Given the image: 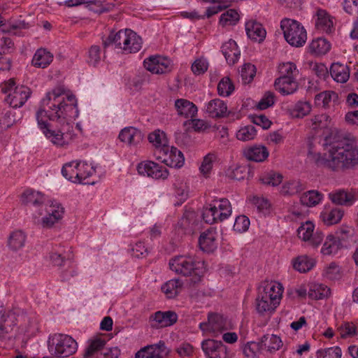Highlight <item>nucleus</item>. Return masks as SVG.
<instances>
[{"label": "nucleus", "instance_id": "nucleus-31", "mask_svg": "<svg viewBox=\"0 0 358 358\" xmlns=\"http://www.w3.org/2000/svg\"><path fill=\"white\" fill-rule=\"evenodd\" d=\"M315 27L317 30L329 34L333 30V21L329 13L322 9H319L316 13Z\"/></svg>", "mask_w": 358, "mask_h": 358}, {"label": "nucleus", "instance_id": "nucleus-47", "mask_svg": "<svg viewBox=\"0 0 358 358\" xmlns=\"http://www.w3.org/2000/svg\"><path fill=\"white\" fill-rule=\"evenodd\" d=\"M278 73L280 76L278 78H292L297 77L299 71L296 65L293 62H285L279 64Z\"/></svg>", "mask_w": 358, "mask_h": 358}, {"label": "nucleus", "instance_id": "nucleus-29", "mask_svg": "<svg viewBox=\"0 0 358 358\" xmlns=\"http://www.w3.org/2000/svg\"><path fill=\"white\" fill-rule=\"evenodd\" d=\"M206 111L211 117H222L227 113V106L224 101L220 99H215L207 103Z\"/></svg>", "mask_w": 358, "mask_h": 358}, {"label": "nucleus", "instance_id": "nucleus-7", "mask_svg": "<svg viewBox=\"0 0 358 358\" xmlns=\"http://www.w3.org/2000/svg\"><path fill=\"white\" fill-rule=\"evenodd\" d=\"M29 322V317L20 310H14L1 315L0 317V338H5L11 334L17 324L22 329H27Z\"/></svg>", "mask_w": 358, "mask_h": 358}, {"label": "nucleus", "instance_id": "nucleus-42", "mask_svg": "<svg viewBox=\"0 0 358 358\" xmlns=\"http://www.w3.org/2000/svg\"><path fill=\"white\" fill-rule=\"evenodd\" d=\"M323 199V194L317 190H309L304 192L300 197L302 205L313 207L319 204Z\"/></svg>", "mask_w": 358, "mask_h": 358}, {"label": "nucleus", "instance_id": "nucleus-38", "mask_svg": "<svg viewBox=\"0 0 358 358\" xmlns=\"http://www.w3.org/2000/svg\"><path fill=\"white\" fill-rule=\"evenodd\" d=\"M88 345L83 353L84 358H94L102 352L106 341L101 338H95L88 341Z\"/></svg>", "mask_w": 358, "mask_h": 358}, {"label": "nucleus", "instance_id": "nucleus-15", "mask_svg": "<svg viewBox=\"0 0 358 358\" xmlns=\"http://www.w3.org/2000/svg\"><path fill=\"white\" fill-rule=\"evenodd\" d=\"M31 90L25 85H18L14 88L12 92H10L6 101L14 108L22 107L31 95Z\"/></svg>", "mask_w": 358, "mask_h": 358}, {"label": "nucleus", "instance_id": "nucleus-28", "mask_svg": "<svg viewBox=\"0 0 358 358\" xmlns=\"http://www.w3.org/2000/svg\"><path fill=\"white\" fill-rule=\"evenodd\" d=\"M222 52L229 65H234L240 58L241 52L235 41L229 40L222 46Z\"/></svg>", "mask_w": 358, "mask_h": 358}, {"label": "nucleus", "instance_id": "nucleus-18", "mask_svg": "<svg viewBox=\"0 0 358 358\" xmlns=\"http://www.w3.org/2000/svg\"><path fill=\"white\" fill-rule=\"evenodd\" d=\"M283 287L277 281H264L259 287V292L266 294L269 299L273 300L275 303H280L282 296Z\"/></svg>", "mask_w": 358, "mask_h": 358}, {"label": "nucleus", "instance_id": "nucleus-34", "mask_svg": "<svg viewBox=\"0 0 358 358\" xmlns=\"http://www.w3.org/2000/svg\"><path fill=\"white\" fill-rule=\"evenodd\" d=\"M195 216L193 212H187L178 222V229L185 234H192L194 231Z\"/></svg>", "mask_w": 358, "mask_h": 358}, {"label": "nucleus", "instance_id": "nucleus-62", "mask_svg": "<svg viewBox=\"0 0 358 358\" xmlns=\"http://www.w3.org/2000/svg\"><path fill=\"white\" fill-rule=\"evenodd\" d=\"M249 119L251 122L264 129H268L271 125V121L264 115H250Z\"/></svg>", "mask_w": 358, "mask_h": 358}, {"label": "nucleus", "instance_id": "nucleus-33", "mask_svg": "<svg viewBox=\"0 0 358 358\" xmlns=\"http://www.w3.org/2000/svg\"><path fill=\"white\" fill-rule=\"evenodd\" d=\"M53 59V55L45 48H40L35 52L31 63L38 68L47 67Z\"/></svg>", "mask_w": 358, "mask_h": 358}, {"label": "nucleus", "instance_id": "nucleus-36", "mask_svg": "<svg viewBox=\"0 0 358 358\" xmlns=\"http://www.w3.org/2000/svg\"><path fill=\"white\" fill-rule=\"evenodd\" d=\"M308 127L317 131L319 130L329 128L331 123L330 117L325 113L318 114L313 116L307 120Z\"/></svg>", "mask_w": 358, "mask_h": 358}, {"label": "nucleus", "instance_id": "nucleus-16", "mask_svg": "<svg viewBox=\"0 0 358 358\" xmlns=\"http://www.w3.org/2000/svg\"><path fill=\"white\" fill-rule=\"evenodd\" d=\"M201 348L208 358H227V347L220 341L204 340L201 343Z\"/></svg>", "mask_w": 358, "mask_h": 358}, {"label": "nucleus", "instance_id": "nucleus-27", "mask_svg": "<svg viewBox=\"0 0 358 358\" xmlns=\"http://www.w3.org/2000/svg\"><path fill=\"white\" fill-rule=\"evenodd\" d=\"M279 303H275L272 299H269L266 294L258 292L256 299V310L260 315L273 313Z\"/></svg>", "mask_w": 358, "mask_h": 358}, {"label": "nucleus", "instance_id": "nucleus-41", "mask_svg": "<svg viewBox=\"0 0 358 358\" xmlns=\"http://www.w3.org/2000/svg\"><path fill=\"white\" fill-rule=\"evenodd\" d=\"M129 42L124 46V53H136L142 48L143 41L141 36L130 29L128 34Z\"/></svg>", "mask_w": 358, "mask_h": 358}, {"label": "nucleus", "instance_id": "nucleus-8", "mask_svg": "<svg viewBox=\"0 0 358 358\" xmlns=\"http://www.w3.org/2000/svg\"><path fill=\"white\" fill-rule=\"evenodd\" d=\"M155 155L170 167L180 168L184 165L185 158L182 152L177 148L169 145L155 150Z\"/></svg>", "mask_w": 358, "mask_h": 358}, {"label": "nucleus", "instance_id": "nucleus-14", "mask_svg": "<svg viewBox=\"0 0 358 358\" xmlns=\"http://www.w3.org/2000/svg\"><path fill=\"white\" fill-rule=\"evenodd\" d=\"M145 68L152 73L162 74L171 71V63L169 59L159 55L151 56L144 60Z\"/></svg>", "mask_w": 358, "mask_h": 358}, {"label": "nucleus", "instance_id": "nucleus-61", "mask_svg": "<svg viewBox=\"0 0 358 358\" xmlns=\"http://www.w3.org/2000/svg\"><path fill=\"white\" fill-rule=\"evenodd\" d=\"M261 180L264 184L277 186L281 183L282 176L278 173L270 172L263 176Z\"/></svg>", "mask_w": 358, "mask_h": 358}, {"label": "nucleus", "instance_id": "nucleus-11", "mask_svg": "<svg viewBox=\"0 0 358 358\" xmlns=\"http://www.w3.org/2000/svg\"><path fill=\"white\" fill-rule=\"evenodd\" d=\"M199 327L202 331H208L217 334L228 329L230 326L227 318L222 315L210 313L208 315V322L200 323Z\"/></svg>", "mask_w": 358, "mask_h": 358}, {"label": "nucleus", "instance_id": "nucleus-44", "mask_svg": "<svg viewBox=\"0 0 358 358\" xmlns=\"http://www.w3.org/2000/svg\"><path fill=\"white\" fill-rule=\"evenodd\" d=\"M304 189L305 186L300 180H289L282 185L280 193L284 196H292L301 192Z\"/></svg>", "mask_w": 358, "mask_h": 358}, {"label": "nucleus", "instance_id": "nucleus-52", "mask_svg": "<svg viewBox=\"0 0 358 358\" xmlns=\"http://www.w3.org/2000/svg\"><path fill=\"white\" fill-rule=\"evenodd\" d=\"M148 140L155 146V150L168 145L165 134L159 130H155L150 133L148 135Z\"/></svg>", "mask_w": 358, "mask_h": 358}, {"label": "nucleus", "instance_id": "nucleus-1", "mask_svg": "<svg viewBox=\"0 0 358 358\" xmlns=\"http://www.w3.org/2000/svg\"><path fill=\"white\" fill-rule=\"evenodd\" d=\"M43 108L36 113V119L45 137L54 145L63 147L69 143L71 122L79 114L77 99L62 85L46 93L41 101Z\"/></svg>", "mask_w": 358, "mask_h": 358}, {"label": "nucleus", "instance_id": "nucleus-35", "mask_svg": "<svg viewBox=\"0 0 358 358\" xmlns=\"http://www.w3.org/2000/svg\"><path fill=\"white\" fill-rule=\"evenodd\" d=\"M331 77L338 83H344L350 77L349 68L341 63H334L330 68Z\"/></svg>", "mask_w": 358, "mask_h": 358}, {"label": "nucleus", "instance_id": "nucleus-5", "mask_svg": "<svg viewBox=\"0 0 358 358\" xmlns=\"http://www.w3.org/2000/svg\"><path fill=\"white\" fill-rule=\"evenodd\" d=\"M286 41L293 47H302L307 40V32L303 26L295 20L285 18L280 22Z\"/></svg>", "mask_w": 358, "mask_h": 358}, {"label": "nucleus", "instance_id": "nucleus-39", "mask_svg": "<svg viewBox=\"0 0 358 358\" xmlns=\"http://www.w3.org/2000/svg\"><path fill=\"white\" fill-rule=\"evenodd\" d=\"M27 236L22 230L13 231L8 239V246L13 251H17L22 249L26 242Z\"/></svg>", "mask_w": 358, "mask_h": 358}, {"label": "nucleus", "instance_id": "nucleus-53", "mask_svg": "<svg viewBox=\"0 0 358 358\" xmlns=\"http://www.w3.org/2000/svg\"><path fill=\"white\" fill-rule=\"evenodd\" d=\"M202 217L204 222L207 224H212L220 222L218 211L215 206H213L212 203L204 208Z\"/></svg>", "mask_w": 358, "mask_h": 358}, {"label": "nucleus", "instance_id": "nucleus-45", "mask_svg": "<svg viewBox=\"0 0 358 358\" xmlns=\"http://www.w3.org/2000/svg\"><path fill=\"white\" fill-rule=\"evenodd\" d=\"M341 242L334 235L327 236L325 242L321 249V252L324 255H331L336 254L340 248Z\"/></svg>", "mask_w": 358, "mask_h": 358}, {"label": "nucleus", "instance_id": "nucleus-3", "mask_svg": "<svg viewBox=\"0 0 358 358\" xmlns=\"http://www.w3.org/2000/svg\"><path fill=\"white\" fill-rule=\"evenodd\" d=\"M48 348L55 357L66 358L76 352L78 343L67 334H55L49 338Z\"/></svg>", "mask_w": 358, "mask_h": 358}, {"label": "nucleus", "instance_id": "nucleus-56", "mask_svg": "<svg viewBox=\"0 0 358 358\" xmlns=\"http://www.w3.org/2000/svg\"><path fill=\"white\" fill-rule=\"evenodd\" d=\"M256 75V67L255 65L248 63L245 64L241 69V76L242 82L244 84H249L251 83Z\"/></svg>", "mask_w": 358, "mask_h": 358}, {"label": "nucleus", "instance_id": "nucleus-49", "mask_svg": "<svg viewBox=\"0 0 358 358\" xmlns=\"http://www.w3.org/2000/svg\"><path fill=\"white\" fill-rule=\"evenodd\" d=\"M315 263L313 259L308 258L307 256H301L297 257L294 263L293 266L294 269L301 272L306 273L309 271L314 266Z\"/></svg>", "mask_w": 358, "mask_h": 358}, {"label": "nucleus", "instance_id": "nucleus-26", "mask_svg": "<svg viewBox=\"0 0 358 358\" xmlns=\"http://www.w3.org/2000/svg\"><path fill=\"white\" fill-rule=\"evenodd\" d=\"M245 31L248 38L259 43L263 41L266 35V31L262 24L255 20L246 22Z\"/></svg>", "mask_w": 358, "mask_h": 358}, {"label": "nucleus", "instance_id": "nucleus-54", "mask_svg": "<svg viewBox=\"0 0 358 358\" xmlns=\"http://www.w3.org/2000/svg\"><path fill=\"white\" fill-rule=\"evenodd\" d=\"M234 90V85L229 77L222 78L217 85L219 95L229 96Z\"/></svg>", "mask_w": 358, "mask_h": 358}, {"label": "nucleus", "instance_id": "nucleus-60", "mask_svg": "<svg viewBox=\"0 0 358 358\" xmlns=\"http://www.w3.org/2000/svg\"><path fill=\"white\" fill-rule=\"evenodd\" d=\"M338 331L343 338L352 337L356 334V327L352 322H345L338 327Z\"/></svg>", "mask_w": 358, "mask_h": 358}, {"label": "nucleus", "instance_id": "nucleus-19", "mask_svg": "<svg viewBox=\"0 0 358 358\" xmlns=\"http://www.w3.org/2000/svg\"><path fill=\"white\" fill-rule=\"evenodd\" d=\"M129 31L130 29L120 30L116 33L110 32L108 36L103 40L104 49L110 45H115V48L121 49L124 52V46L129 41L128 39Z\"/></svg>", "mask_w": 358, "mask_h": 358}, {"label": "nucleus", "instance_id": "nucleus-17", "mask_svg": "<svg viewBox=\"0 0 358 358\" xmlns=\"http://www.w3.org/2000/svg\"><path fill=\"white\" fill-rule=\"evenodd\" d=\"M22 202L28 206L34 207L38 211V215H43L45 196L39 192L27 189L22 194Z\"/></svg>", "mask_w": 358, "mask_h": 358}, {"label": "nucleus", "instance_id": "nucleus-55", "mask_svg": "<svg viewBox=\"0 0 358 358\" xmlns=\"http://www.w3.org/2000/svg\"><path fill=\"white\" fill-rule=\"evenodd\" d=\"M331 294L330 289L324 285H315L313 289H310L309 296L313 299H322L328 297Z\"/></svg>", "mask_w": 358, "mask_h": 358}, {"label": "nucleus", "instance_id": "nucleus-25", "mask_svg": "<svg viewBox=\"0 0 358 358\" xmlns=\"http://www.w3.org/2000/svg\"><path fill=\"white\" fill-rule=\"evenodd\" d=\"M175 108L178 115L185 118H193L197 114V107L190 101L185 99H178L175 101Z\"/></svg>", "mask_w": 358, "mask_h": 358}, {"label": "nucleus", "instance_id": "nucleus-10", "mask_svg": "<svg viewBox=\"0 0 358 358\" xmlns=\"http://www.w3.org/2000/svg\"><path fill=\"white\" fill-rule=\"evenodd\" d=\"M138 173L143 176L151 177L155 179H166L169 176L167 169L152 161H144L137 166Z\"/></svg>", "mask_w": 358, "mask_h": 358}, {"label": "nucleus", "instance_id": "nucleus-50", "mask_svg": "<svg viewBox=\"0 0 358 358\" xmlns=\"http://www.w3.org/2000/svg\"><path fill=\"white\" fill-rule=\"evenodd\" d=\"M236 138L241 141H252L257 136V130L252 125H247L241 127L236 132Z\"/></svg>", "mask_w": 358, "mask_h": 358}, {"label": "nucleus", "instance_id": "nucleus-22", "mask_svg": "<svg viewBox=\"0 0 358 358\" xmlns=\"http://www.w3.org/2000/svg\"><path fill=\"white\" fill-rule=\"evenodd\" d=\"M297 77L278 78L274 82L275 89L282 95L292 94L299 87Z\"/></svg>", "mask_w": 358, "mask_h": 358}, {"label": "nucleus", "instance_id": "nucleus-63", "mask_svg": "<svg viewBox=\"0 0 358 358\" xmlns=\"http://www.w3.org/2000/svg\"><path fill=\"white\" fill-rule=\"evenodd\" d=\"M101 60V48L99 45H92L88 51L87 62L96 66Z\"/></svg>", "mask_w": 358, "mask_h": 358}, {"label": "nucleus", "instance_id": "nucleus-58", "mask_svg": "<svg viewBox=\"0 0 358 358\" xmlns=\"http://www.w3.org/2000/svg\"><path fill=\"white\" fill-rule=\"evenodd\" d=\"M250 203L259 211H263L264 210H268L271 206V203L268 199L262 196H252L248 199Z\"/></svg>", "mask_w": 358, "mask_h": 358}, {"label": "nucleus", "instance_id": "nucleus-23", "mask_svg": "<svg viewBox=\"0 0 358 358\" xmlns=\"http://www.w3.org/2000/svg\"><path fill=\"white\" fill-rule=\"evenodd\" d=\"M243 154L249 161L262 162L268 157L269 152L266 147L258 145L245 148Z\"/></svg>", "mask_w": 358, "mask_h": 358}, {"label": "nucleus", "instance_id": "nucleus-12", "mask_svg": "<svg viewBox=\"0 0 358 358\" xmlns=\"http://www.w3.org/2000/svg\"><path fill=\"white\" fill-rule=\"evenodd\" d=\"M178 320V315L172 310L157 311L150 315L149 323L153 329H161L172 326Z\"/></svg>", "mask_w": 358, "mask_h": 358}, {"label": "nucleus", "instance_id": "nucleus-48", "mask_svg": "<svg viewBox=\"0 0 358 358\" xmlns=\"http://www.w3.org/2000/svg\"><path fill=\"white\" fill-rule=\"evenodd\" d=\"M312 109L311 104L308 101H298L291 110L290 114L296 118H302L308 115Z\"/></svg>", "mask_w": 358, "mask_h": 358}, {"label": "nucleus", "instance_id": "nucleus-40", "mask_svg": "<svg viewBox=\"0 0 358 358\" xmlns=\"http://www.w3.org/2000/svg\"><path fill=\"white\" fill-rule=\"evenodd\" d=\"M330 48L329 42L323 38L313 39L308 46L309 52L315 55H325Z\"/></svg>", "mask_w": 358, "mask_h": 358}, {"label": "nucleus", "instance_id": "nucleus-20", "mask_svg": "<svg viewBox=\"0 0 358 358\" xmlns=\"http://www.w3.org/2000/svg\"><path fill=\"white\" fill-rule=\"evenodd\" d=\"M217 233L213 228H210L203 232L199 238L201 250L206 252H214L217 247Z\"/></svg>", "mask_w": 358, "mask_h": 358}, {"label": "nucleus", "instance_id": "nucleus-43", "mask_svg": "<svg viewBox=\"0 0 358 358\" xmlns=\"http://www.w3.org/2000/svg\"><path fill=\"white\" fill-rule=\"evenodd\" d=\"M212 205L218 211L220 222H222L231 215L232 211L231 206L228 199H221L220 200H215Z\"/></svg>", "mask_w": 358, "mask_h": 358}, {"label": "nucleus", "instance_id": "nucleus-9", "mask_svg": "<svg viewBox=\"0 0 358 358\" xmlns=\"http://www.w3.org/2000/svg\"><path fill=\"white\" fill-rule=\"evenodd\" d=\"M328 196L336 205L350 207L358 201V188L335 189L329 193Z\"/></svg>", "mask_w": 358, "mask_h": 358}, {"label": "nucleus", "instance_id": "nucleus-37", "mask_svg": "<svg viewBox=\"0 0 358 358\" xmlns=\"http://www.w3.org/2000/svg\"><path fill=\"white\" fill-rule=\"evenodd\" d=\"M281 338L274 334L264 335L261 339V346L271 353H273L282 347Z\"/></svg>", "mask_w": 358, "mask_h": 358}, {"label": "nucleus", "instance_id": "nucleus-21", "mask_svg": "<svg viewBox=\"0 0 358 358\" xmlns=\"http://www.w3.org/2000/svg\"><path fill=\"white\" fill-rule=\"evenodd\" d=\"M167 354L164 342L146 346L136 354V358H163Z\"/></svg>", "mask_w": 358, "mask_h": 358}, {"label": "nucleus", "instance_id": "nucleus-30", "mask_svg": "<svg viewBox=\"0 0 358 358\" xmlns=\"http://www.w3.org/2000/svg\"><path fill=\"white\" fill-rule=\"evenodd\" d=\"M344 215V210L340 208H326L320 213V219L327 226L336 224L341 222Z\"/></svg>", "mask_w": 358, "mask_h": 358}, {"label": "nucleus", "instance_id": "nucleus-46", "mask_svg": "<svg viewBox=\"0 0 358 358\" xmlns=\"http://www.w3.org/2000/svg\"><path fill=\"white\" fill-rule=\"evenodd\" d=\"M240 16L235 9H229L220 17L219 23L222 27L234 26L239 21Z\"/></svg>", "mask_w": 358, "mask_h": 358}, {"label": "nucleus", "instance_id": "nucleus-51", "mask_svg": "<svg viewBox=\"0 0 358 358\" xmlns=\"http://www.w3.org/2000/svg\"><path fill=\"white\" fill-rule=\"evenodd\" d=\"M337 98V94L333 91H324L315 96L317 105L323 108H328L331 101Z\"/></svg>", "mask_w": 358, "mask_h": 358}, {"label": "nucleus", "instance_id": "nucleus-13", "mask_svg": "<svg viewBox=\"0 0 358 358\" xmlns=\"http://www.w3.org/2000/svg\"><path fill=\"white\" fill-rule=\"evenodd\" d=\"M314 224L310 222L303 224L297 230L298 236L304 241H309L313 247H317L323 241L324 234L320 231L314 232Z\"/></svg>", "mask_w": 358, "mask_h": 358}, {"label": "nucleus", "instance_id": "nucleus-32", "mask_svg": "<svg viewBox=\"0 0 358 358\" xmlns=\"http://www.w3.org/2000/svg\"><path fill=\"white\" fill-rule=\"evenodd\" d=\"M183 283L180 279H171L162 285L161 290L167 299H173L180 292Z\"/></svg>", "mask_w": 358, "mask_h": 358}, {"label": "nucleus", "instance_id": "nucleus-4", "mask_svg": "<svg viewBox=\"0 0 358 358\" xmlns=\"http://www.w3.org/2000/svg\"><path fill=\"white\" fill-rule=\"evenodd\" d=\"M94 172L95 169L91 164L80 160L66 163L62 169L63 176L75 183L89 184L86 180Z\"/></svg>", "mask_w": 358, "mask_h": 358}, {"label": "nucleus", "instance_id": "nucleus-57", "mask_svg": "<svg viewBox=\"0 0 358 358\" xmlns=\"http://www.w3.org/2000/svg\"><path fill=\"white\" fill-rule=\"evenodd\" d=\"M317 358H341V349L339 347H332L317 351Z\"/></svg>", "mask_w": 358, "mask_h": 358}, {"label": "nucleus", "instance_id": "nucleus-2", "mask_svg": "<svg viewBox=\"0 0 358 358\" xmlns=\"http://www.w3.org/2000/svg\"><path fill=\"white\" fill-rule=\"evenodd\" d=\"M333 131L325 138V145H329L327 153L315 154L314 161L317 167L334 172H343L358 164V149L346 141L332 137Z\"/></svg>", "mask_w": 358, "mask_h": 358}, {"label": "nucleus", "instance_id": "nucleus-64", "mask_svg": "<svg viewBox=\"0 0 358 358\" xmlns=\"http://www.w3.org/2000/svg\"><path fill=\"white\" fill-rule=\"evenodd\" d=\"M274 94L271 92H266L257 104V108L260 110L266 109L272 106L275 103Z\"/></svg>", "mask_w": 358, "mask_h": 358}, {"label": "nucleus", "instance_id": "nucleus-6", "mask_svg": "<svg viewBox=\"0 0 358 358\" xmlns=\"http://www.w3.org/2000/svg\"><path fill=\"white\" fill-rule=\"evenodd\" d=\"M202 265L203 263L196 261L191 255H178L169 261L171 270L183 276L199 275Z\"/></svg>", "mask_w": 358, "mask_h": 358}, {"label": "nucleus", "instance_id": "nucleus-24", "mask_svg": "<svg viewBox=\"0 0 358 358\" xmlns=\"http://www.w3.org/2000/svg\"><path fill=\"white\" fill-rule=\"evenodd\" d=\"M118 138L129 145H136L142 141L143 134L135 127H127L120 131Z\"/></svg>", "mask_w": 358, "mask_h": 358}, {"label": "nucleus", "instance_id": "nucleus-59", "mask_svg": "<svg viewBox=\"0 0 358 358\" xmlns=\"http://www.w3.org/2000/svg\"><path fill=\"white\" fill-rule=\"evenodd\" d=\"M216 159V156L213 153H208L203 157V160L199 168L201 173L207 177L213 169V162Z\"/></svg>", "mask_w": 358, "mask_h": 358}]
</instances>
